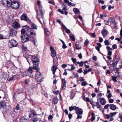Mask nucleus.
I'll return each instance as SVG.
<instances>
[{"mask_svg": "<svg viewBox=\"0 0 122 122\" xmlns=\"http://www.w3.org/2000/svg\"><path fill=\"white\" fill-rule=\"evenodd\" d=\"M31 29H27L26 31V34L21 36L20 38L23 42H25L28 41L30 39V37L32 38H34L35 36L34 32Z\"/></svg>", "mask_w": 122, "mask_h": 122, "instance_id": "f257e3e1", "label": "nucleus"}, {"mask_svg": "<svg viewBox=\"0 0 122 122\" xmlns=\"http://www.w3.org/2000/svg\"><path fill=\"white\" fill-rule=\"evenodd\" d=\"M2 3L5 7H9L11 6L12 8L14 9H17L19 6V2L15 1L12 2L11 0H3Z\"/></svg>", "mask_w": 122, "mask_h": 122, "instance_id": "f03ea898", "label": "nucleus"}, {"mask_svg": "<svg viewBox=\"0 0 122 122\" xmlns=\"http://www.w3.org/2000/svg\"><path fill=\"white\" fill-rule=\"evenodd\" d=\"M29 58H31L33 66L35 67V69L38 67V65L39 63V59L36 56L33 55H30L29 56Z\"/></svg>", "mask_w": 122, "mask_h": 122, "instance_id": "7ed1b4c3", "label": "nucleus"}, {"mask_svg": "<svg viewBox=\"0 0 122 122\" xmlns=\"http://www.w3.org/2000/svg\"><path fill=\"white\" fill-rule=\"evenodd\" d=\"M9 42L10 43L9 47L10 48L16 47L18 44V43L14 39L10 40Z\"/></svg>", "mask_w": 122, "mask_h": 122, "instance_id": "20e7f679", "label": "nucleus"}, {"mask_svg": "<svg viewBox=\"0 0 122 122\" xmlns=\"http://www.w3.org/2000/svg\"><path fill=\"white\" fill-rule=\"evenodd\" d=\"M104 21L105 22L107 25H108L109 24H111L115 22V20L113 18L109 17L107 20H104Z\"/></svg>", "mask_w": 122, "mask_h": 122, "instance_id": "39448f33", "label": "nucleus"}, {"mask_svg": "<svg viewBox=\"0 0 122 122\" xmlns=\"http://www.w3.org/2000/svg\"><path fill=\"white\" fill-rule=\"evenodd\" d=\"M35 67L33 66V67H30L27 69V73L28 74L30 73V74H32L33 71V69H35L36 70V71H38L39 70V67L38 66H37V67L36 69H35L34 68Z\"/></svg>", "mask_w": 122, "mask_h": 122, "instance_id": "423d86ee", "label": "nucleus"}, {"mask_svg": "<svg viewBox=\"0 0 122 122\" xmlns=\"http://www.w3.org/2000/svg\"><path fill=\"white\" fill-rule=\"evenodd\" d=\"M83 112V110L81 108H80V110L78 111V112H76V114L77 115V119L82 118V116H80L79 115H82Z\"/></svg>", "mask_w": 122, "mask_h": 122, "instance_id": "0eeeda50", "label": "nucleus"}, {"mask_svg": "<svg viewBox=\"0 0 122 122\" xmlns=\"http://www.w3.org/2000/svg\"><path fill=\"white\" fill-rule=\"evenodd\" d=\"M66 7H64V8L62 9V10L60 9H59L58 10V11L62 14H64V12L65 14L66 15H67L68 14V12L66 11L67 10L66 9Z\"/></svg>", "mask_w": 122, "mask_h": 122, "instance_id": "6e6552de", "label": "nucleus"}, {"mask_svg": "<svg viewBox=\"0 0 122 122\" xmlns=\"http://www.w3.org/2000/svg\"><path fill=\"white\" fill-rule=\"evenodd\" d=\"M12 26L13 28L17 29L18 28L20 27V24L18 22L15 21L12 24Z\"/></svg>", "mask_w": 122, "mask_h": 122, "instance_id": "1a4fd4ad", "label": "nucleus"}, {"mask_svg": "<svg viewBox=\"0 0 122 122\" xmlns=\"http://www.w3.org/2000/svg\"><path fill=\"white\" fill-rule=\"evenodd\" d=\"M50 50L51 51V55L52 57L55 56L56 55V53L53 47L51 46L50 48Z\"/></svg>", "mask_w": 122, "mask_h": 122, "instance_id": "9d476101", "label": "nucleus"}, {"mask_svg": "<svg viewBox=\"0 0 122 122\" xmlns=\"http://www.w3.org/2000/svg\"><path fill=\"white\" fill-rule=\"evenodd\" d=\"M37 26L35 24H31V28H30V27L28 26H27V27L28 29H31L33 30V32H34V34H35V36H36V31H35L34 29H37Z\"/></svg>", "mask_w": 122, "mask_h": 122, "instance_id": "9b49d317", "label": "nucleus"}, {"mask_svg": "<svg viewBox=\"0 0 122 122\" xmlns=\"http://www.w3.org/2000/svg\"><path fill=\"white\" fill-rule=\"evenodd\" d=\"M17 33V31L16 30L13 29H12L10 30L9 35L10 36L12 37L15 36H16Z\"/></svg>", "mask_w": 122, "mask_h": 122, "instance_id": "f8f14e48", "label": "nucleus"}, {"mask_svg": "<svg viewBox=\"0 0 122 122\" xmlns=\"http://www.w3.org/2000/svg\"><path fill=\"white\" fill-rule=\"evenodd\" d=\"M80 108L78 107L74 106L70 107L69 109V111L70 112L73 110H75L76 112H77L78 111L80 110Z\"/></svg>", "mask_w": 122, "mask_h": 122, "instance_id": "ddd939ff", "label": "nucleus"}, {"mask_svg": "<svg viewBox=\"0 0 122 122\" xmlns=\"http://www.w3.org/2000/svg\"><path fill=\"white\" fill-rule=\"evenodd\" d=\"M39 11L40 14H39V13H38L37 11H36L37 14L36 16V17L37 18L38 20L40 23L41 24L42 23L41 21V20H40V18L41 17V14H43V13L41 10H40Z\"/></svg>", "mask_w": 122, "mask_h": 122, "instance_id": "4468645a", "label": "nucleus"}, {"mask_svg": "<svg viewBox=\"0 0 122 122\" xmlns=\"http://www.w3.org/2000/svg\"><path fill=\"white\" fill-rule=\"evenodd\" d=\"M20 19L21 20H28L29 19L27 17L26 14H23L20 17Z\"/></svg>", "mask_w": 122, "mask_h": 122, "instance_id": "2eb2a0df", "label": "nucleus"}, {"mask_svg": "<svg viewBox=\"0 0 122 122\" xmlns=\"http://www.w3.org/2000/svg\"><path fill=\"white\" fill-rule=\"evenodd\" d=\"M6 106L5 101L3 100L0 102V108H3Z\"/></svg>", "mask_w": 122, "mask_h": 122, "instance_id": "dca6fc26", "label": "nucleus"}, {"mask_svg": "<svg viewBox=\"0 0 122 122\" xmlns=\"http://www.w3.org/2000/svg\"><path fill=\"white\" fill-rule=\"evenodd\" d=\"M98 100H100L99 102L102 105H104L106 103V102L105 99L104 98H100Z\"/></svg>", "mask_w": 122, "mask_h": 122, "instance_id": "f3484780", "label": "nucleus"}, {"mask_svg": "<svg viewBox=\"0 0 122 122\" xmlns=\"http://www.w3.org/2000/svg\"><path fill=\"white\" fill-rule=\"evenodd\" d=\"M57 68V67L55 65H53V66L52 67L51 70L52 71L53 74V75H55V72Z\"/></svg>", "mask_w": 122, "mask_h": 122, "instance_id": "a211bd4d", "label": "nucleus"}, {"mask_svg": "<svg viewBox=\"0 0 122 122\" xmlns=\"http://www.w3.org/2000/svg\"><path fill=\"white\" fill-rule=\"evenodd\" d=\"M101 33L103 37H104L107 35V30L106 29H104L102 31Z\"/></svg>", "mask_w": 122, "mask_h": 122, "instance_id": "6ab92c4d", "label": "nucleus"}, {"mask_svg": "<svg viewBox=\"0 0 122 122\" xmlns=\"http://www.w3.org/2000/svg\"><path fill=\"white\" fill-rule=\"evenodd\" d=\"M110 109L114 111L116 109V106L113 104H111L110 105Z\"/></svg>", "mask_w": 122, "mask_h": 122, "instance_id": "aec40b11", "label": "nucleus"}, {"mask_svg": "<svg viewBox=\"0 0 122 122\" xmlns=\"http://www.w3.org/2000/svg\"><path fill=\"white\" fill-rule=\"evenodd\" d=\"M97 101H98V100H97ZM96 103L95 106L97 107V108L99 109L101 111L102 108L101 107V105H99L98 101H97L96 102Z\"/></svg>", "mask_w": 122, "mask_h": 122, "instance_id": "412c9836", "label": "nucleus"}, {"mask_svg": "<svg viewBox=\"0 0 122 122\" xmlns=\"http://www.w3.org/2000/svg\"><path fill=\"white\" fill-rule=\"evenodd\" d=\"M58 101V98L56 97H55L52 99V102L55 104L57 103Z\"/></svg>", "mask_w": 122, "mask_h": 122, "instance_id": "4be33fe9", "label": "nucleus"}, {"mask_svg": "<svg viewBox=\"0 0 122 122\" xmlns=\"http://www.w3.org/2000/svg\"><path fill=\"white\" fill-rule=\"evenodd\" d=\"M36 73L35 74V78L36 77H39L40 76L42 77L40 73L39 72V70L38 71H36Z\"/></svg>", "mask_w": 122, "mask_h": 122, "instance_id": "5701e85b", "label": "nucleus"}, {"mask_svg": "<svg viewBox=\"0 0 122 122\" xmlns=\"http://www.w3.org/2000/svg\"><path fill=\"white\" fill-rule=\"evenodd\" d=\"M63 27L64 29L66 30V33L67 34H69L71 33L70 30L69 29H67L64 25H63Z\"/></svg>", "mask_w": 122, "mask_h": 122, "instance_id": "b1692460", "label": "nucleus"}, {"mask_svg": "<svg viewBox=\"0 0 122 122\" xmlns=\"http://www.w3.org/2000/svg\"><path fill=\"white\" fill-rule=\"evenodd\" d=\"M75 46L76 49H79L81 48V46L79 45V43L78 42H76L75 43Z\"/></svg>", "mask_w": 122, "mask_h": 122, "instance_id": "393cba45", "label": "nucleus"}, {"mask_svg": "<svg viewBox=\"0 0 122 122\" xmlns=\"http://www.w3.org/2000/svg\"><path fill=\"white\" fill-rule=\"evenodd\" d=\"M32 121L33 122H41V120L38 118H34Z\"/></svg>", "mask_w": 122, "mask_h": 122, "instance_id": "a878e982", "label": "nucleus"}, {"mask_svg": "<svg viewBox=\"0 0 122 122\" xmlns=\"http://www.w3.org/2000/svg\"><path fill=\"white\" fill-rule=\"evenodd\" d=\"M27 119L23 117H22L19 119L20 122H26Z\"/></svg>", "mask_w": 122, "mask_h": 122, "instance_id": "bb28decb", "label": "nucleus"}, {"mask_svg": "<svg viewBox=\"0 0 122 122\" xmlns=\"http://www.w3.org/2000/svg\"><path fill=\"white\" fill-rule=\"evenodd\" d=\"M69 37L72 41H75V38L74 37V35L72 34H70L69 36Z\"/></svg>", "mask_w": 122, "mask_h": 122, "instance_id": "cd10ccee", "label": "nucleus"}, {"mask_svg": "<svg viewBox=\"0 0 122 122\" xmlns=\"http://www.w3.org/2000/svg\"><path fill=\"white\" fill-rule=\"evenodd\" d=\"M37 116L36 115H32V114H29V118H30V119L31 120H33V119L34 118H35L36 117V116Z\"/></svg>", "mask_w": 122, "mask_h": 122, "instance_id": "c85d7f7f", "label": "nucleus"}, {"mask_svg": "<svg viewBox=\"0 0 122 122\" xmlns=\"http://www.w3.org/2000/svg\"><path fill=\"white\" fill-rule=\"evenodd\" d=\"M36 79L38 82H41L42 81V77L40 76L39 77H36Z\"/></svg>", "mask_w": 122, "mask_h": 122, "instance_id": "c756f323", "label": "nucleus"}, {"mask_svg": "<svg viewBox=\"0 0 122 122\" xmlns=\"http://www.w3.org/2000/svg\"><path fill=\"white\" fill-rule=\"evenodd\" d=\"M70 97L71 99H72L75 96V93L74 92H70Z\"/></svg>", "mask_w": 122, "mask_h": 122, "instance_id": "7c9ffc66", "label": "nucleus"}, {"mask_svg": "<svg viewBox=\"0 0 122 122\" xmlns=\"http://www.w3.org/2000/svg\"><path fill=\"white\" fill-rule=\"evenodd\" d=\"M22 50L25 51H27L28 50L27 48L23 45H22Z\"/></svg>", "mask_w": 122, "mask_h": 122, "instance_id": "2f4dec72", "label": "nucleus"}, {"mask_svg": "<svg viewBox=\"0 0 122 122\" xmlns=\"http://www.w3.org/2000/svg\"><path fill=\"white\" fill-rule=\"evenodd\" d=\"M110 92H107V97L108 98H110L112 97L111 93Z\"/></svg>", "mask_w": 122, "mask_h": 122, "instance_id": "473e14b6", "label": "nucleus"}, {"mask_svg": "<svg viewBox=\"0 0 122 122\" xmlns=\"http://www.w3.org/2000/svg\"><path fill=\"white\" fill-rule=\"evenodd\" d=\"M104 43H105V45L106 46H108L109 44H110V43H109L108 40H106L104 41Z\"/></svg>", "mask_w": 122, "mask_h": 122, "instance_id": "72a5a7b5", "label": "nucleus"}, {"mask_svg": "<svg viewBox=\"0 0 122 122\" xmlns=\"http://www.w3.org/2000/svg\"><path fill=\"white\" fill-rule=\"evenodd\" d=\"M73 10L75 13L76 14H77L79 13V10L77 8H74L73 9Z\"/></svg>", "mask_w": 122, "mask_h": 122, "instance_id": "f704fd0d", "label": "nucleus"}, {"mask_svg": "<svg viewBox=\"0 0 122 122\" xmlns=\"http://www.w3.org/2000/svg\"><path fill=\"white\" fill-rule=\"evenodd\" d=\"M29 114H32V115H34L37 116L35 111L33 110L31 111L30 112V113Z\"/></svg>", "mask_w": 122, "mask_h": 122, "instance_id": "c9c22d12", "label": "nucleus"}, {"mask_svg": "<svg viewBox=\"0 0 122 122\" xmlns=\"http://www.w3.org/2000/svg\"><path fill=\"white\" fill-rule=\"evenodd\" d=\"M44 32L47 35H48L49 34V33L48 32V30L47 28H45L44 29Z\"/></svg>", "mask_w": 122, "mask_h": 122, "instance_id": "e433bc0d", "label": "nucleus"}, {"mask_svg": "<svg viewBox=\"0 0 122 122\" xmlns=\"http://www.w3.org/2000/svg\"><path fill=\"white\" fill-rule=\"evenodd\" d=\"M112 80L114 81L115 82H116L117 81V77L113 76H112Z\"/></svg>", "mask_w": 122, "mask_h": 122, "instance_id": "4c0bfd02", "label": "nucleus"}, {"mask_svg": "<svg viewBox=\"0 0 122 122\" xmlns=\"http://www.w3.org/2000/svg\"><path fill=\"white\" fill-rule=\"evenodd\" d=\"M41 93L42 95H44L46 98L48 97V96L47 93H46V92H41Z\"/></svg>", "mask_w": 122, "mask_h": 122, "instance_id": "58836bf2", "label": "nucleus"}, {"mask_svg": "<svg viewBox=\"0 0 122 122\" xmlns=\"http://www.w3.org/2000/svg\"><path fill=\"white\" fill-rule=\"evenodd\" d=\"M81 85L83 86H85L87 85L86 82L85 81L84 82H81Z\"/></svg>", "mask_w": 122, "mask_h": 122, "instance_id": "ea45409f", "label": "nucleus"}, {"mask_svg": "<svg viewBox=\"0 0 122 122\" xmlns=\"http://www.w3.org/2000/svg\"><path fill=\"white\" fill-rule=\"evenodd\" d=\"M25 30L24 29H22L21 31V36H22L23 35H25Z\"/></svg>", "mask_w": 122, "mask_h": 122, "instance_id": "a19ab883", "label": "nucleus"}, {"mask_svg": "<svg viewBox=\"0 0 122 122\" xmlns=\"http://www.w3.org/2000/svg\"><path fill=\"white\" fill-rule=\"evenodd\" d=\"M89 43V41H88V39H86V41H85V42L84 43V45L86 46Z\"/></svg>", "mask_w": 122, "mask_h": 122, "instance_id": "79ce46f5", "label": "nucleus"}, {"mask_svg": "<svg viewBox=\"0 0 122 122\" xmlns=\"http://www.w3.org/2000/svg\"><path fill=\"white\" fill-rule=\"evenodd\" d=\"M120 118V120H118L119 121L122 122V115L119 114V116Z\"/></svg>", "mask_w": 122, "mask_h": 122, "instance_id": "37998d69", "label": "nucleus"}, {"mask_svg": "<svg viewBox=\"0 0 122 122\" xmlns=\"http://www.w3.org/2000/svg\"><path fill=\"white\" fill-rule=\"evenodd\" d=\"M84 63V62L81 61L79 63V66L80 67H82L83 66Z\"/></svg>", "mask_w": 122, "mask_h": 122, "instance_id": "c03bdc74", "label": "nucleus"}, {"mask_svg": "<svg viewBox=\"0 0 122 122\" xmlns=\"http://www.w3.org/2000/svg\"><path fill=\"white\" fill-rule=\"evenodd\" d=\"M91 36L95 38L96 37V36L95 35V33H91Z\"/></svg>", "mask_w": 122, "mask_h": 122, "instance_id": "a18cd8bd", "label": "nucleus"}, {"mask_svg": "<svg viewBox=\"0 0 122 122\" xmlns=\"http://www.w3.org/2000/svg\"><path fill=\"white\" fill-rule=\"evenodd\" d=\"M77 72L79 73H81L83 72L82 68L79 69L77 71Z\"/></svg>", "mask_w": 122, "mask_h": 122, "instance_id": "49530a36", "label": "nucleus"}, {"mask_svg": "<svg viewBox=\"0 0 122 122\" xmlns=\"http://www.w3.org/2000/svg\"><path fill=\"white\" fill-rule=\"evenodd\" d=\"M63 45L62 46V48L63 49H65L67 47V46H66V44H65V43H63Z\"/></svg>", "mask_w": 122, "mask_h": 122, "instance_id": "de8ad7c7", "label": "nucleus"}, {"mask_svg": "<svg viewBox=\"0 0 122 122\" xmlns=\"http://www.w3.org/2000/svg\"><path fill=\"white\" fill-rule=\"evenodd\" d=\"M98 2L99 3H101L102 4H103L104 3V1L102 0H98Z\"/></svg>", "mask_w": 122, "mask_h": 122, "instance_id": "09e8293b", "label": "nucleus"}, {"mask_svg": "<svg viewBox=\"0 0 122 122\" xmlns=\"http://www.w3.org/2000/svg\"><path fill=\"white\" fill-rule=\"evenodd\" d=\"M53 117V116L51 115H50L48 117V119L49 120H50L51 119H52Z\"/></svg>", "mask_w": 122, "mask_h": 122, "instance_id": "8fccbe9b", "label": "nucleus"}, {"mask_svg": "<svg viewBox=\"0 0 122 122\" xmlns=\"http://www.w3.org/2000/svg\"><path fill=\"white\" fill-rule=\"evenodd\" d=\"M110 105L109 104H107L105 105L104 107V108L105 109H107L109 106Z\"/></svg>", "mask_w": 122, "mask_h": 122, "instance_id": "3c124183", "label": "nucleus"}, {"mask_svg": "<svg viewBox=\"0 0 122 122\" xmlns=\"http://www.w3.org/2000/svg\"><path fill=\"white\" fill-rule=\"evenodd\" d=\"M20 94V93H19L18 92L14 93V95L13 96V99H15V95L16 94Z\"/></svg>", "mask_w": 122, "mask_h": 122, "instance_id": "603ef678", "label": "nucleus"}, {"mask_svg": "<svg viewBox=\"0 0 122 122\" xmlns=\"http://www.w3.org/2000/svg\"><path fill=\"white\" fill-rule=\"evenodd\" d=\"M71 71H72L75 68V67L73 65H71Z\"/></svg>", "mask_w": 122, "mask_h": 122, "instance_id": "864d4df0", "label": "nucleus"}, {"mask_svg": "<svg viewBox=\"0 0 122 122\" xmlns=\"http://www.w3.org/2000/svg\"><path fill=\"white\" fill-rule=\"evenodd\" d=\"M71 60H72V61L74 63H75V62L76 61V59L74 58H72Z\"/></svg>", "mask_w": 122, "mask_h": 122, "instance_id": "5fc2aeb1", "label": "nucleus"}, {"mask_svg": "<svg viewBox=\"0 0 122 122\" xmlns=\"http://www.w3.org/2000/svg\"><path fill=\"white\" fill-rule=\"evenodd\" d=\"M112 47L114 49H116L117 48V46L115 44H114L112 45Z\"/></svg>", "mask_w": 122, "mask_h": 122, "instance_id": "6e6d98bb", "label": "nucleus"}, {"mask_svg": "<svg viewBox=\"0 0 122 122\" xmlns=\"http://www.w3.org/2000/svg\"><path fill=\"white\" fill-rule=\"evenodd\" d=\"M62 83L63 85H66V82L65 79H62Z\"/></svg>", "mask_w": 122, "mask_h": 122, "instance_id": "4d7b16f0", "label": "nucleus"}, {"mask_svg": "<svg viewBox=\"0 0 122 122\" xmlns=\"http://www.w3.org/2000/svg\"><path fill=\"white\" fill-rule=\"evenodd\" d=\"M68 118L69 119H71L72 117V115L70 114V113L68 115Z\"/></svg>", "mask_w": 122, "mask_h": 122, "instance_id": "13d9d810", "label": "nucleus"}, {"mask_svg": "<svg viewBox=\"0 0 122 122\" xmlns=\"http://www.w3.org/2000/svg\"><path fill=\"white\" fill-rule=\"evenodd\" d=\"M5 38L4 36L2 35H0V39H4Z\"/></svg>", "mask_w": 122, "mask_h": 122, "instance_id": "bf43d9fd", "label": "nucleus"}, {"mask_svg": "<svg viewBox=\"0 0 122 122\" xmlns=\"http://www.w3.org/2000/svg\"><path fill=\"white\" fill-rule=\"evenodd\" d=\"M114 100L112 99H110L109 100V102L110 103H112L113 102Z\"/></svg>", "mask_w": 122, "mask_h": 122, "instance_id": "052dcab7", "label": "nucleus"}, {"mask_svg": "<svg viewBox=\"0 0 122 122\" xmlns=\"http://www.w3.org/2000/svg\"><path fill=\"white\" fill-rule=\"evenodd\" d=\"M103 41V39L101 37H100L99 38V42H102Z\"/></svg>", "mask_w": 122, "mask_h": 122, "instance_id": "680f3d73", "label": "nucleus"}, {"mask_svg": "<svg viewBox=\"0 0 122 122\" xmlns=\"http://www.w3.org/2000/svg\"><path fill=\"white\" fill-rule=\"evenodd\" d=\"M67 66L66 64H63L61 65V66L63 68H64L66 67Z\"/></svg>", "mask_w": 122, "mask_h": 122, "instance_id": "e2e57ef3", "label": "nucleus"}, {"mask_svg": "<svg viewBox=\"0 0 122 122\" xmlns=\"http://www.w3.org/2000/svg\"><path fill=\"white\" fill-rule=\"evenodd\" d=\"M85 101L88 102H89L90 101V100L89 97H87L85 99Z\"/></svg>", "mask_w": 122, "mask_h": 122, "instance_id": "0e129e2a", "label": "nucleus"}, {"mask_svg": "<svg viewBox=\"0 0 122 122\" xmlns=\"http://www.w3.org/2000/svg\"><path fill=\"white\" fill-rule=\"evenodd\" d=\"M96 44L98 46V47H102V45H101V44L100 43H98V42H97V43H96Z\"/></svg>", "mask_w": 122, "mask_h": 122, "instance_id": "69168bd1", "label": "nucleus"}, {"mask_svg": "<svg viewBox=\"0 0 122 122\" xmlns=\"http://www.w3.org/2000/svg\"><path fill=\"white\" fill-rule=\"evenodd\" d=\"M14 76H12V77L9 78L8 80V81H10L13 80L14 79Z\"/></svg>", "mask_w": 122, "mask_h": 122, "instance_id": "338daca9", "label": "nucleus"}, {"mask_svg": "<svg viewBox=\"0 0 122 122\" xmlns=\"http://www.w3.org/2000/svg\"><path fill=\"white\" fill-rule=\"evenodd\" d=\"M30 81L29 80H26L25 81V83L26 84H28L29 82Z\"/></svg>", "mask_w": 122, "mask_h": 122, "instance_id": "774afa93", "label": "nucleus"}]
</instances>
